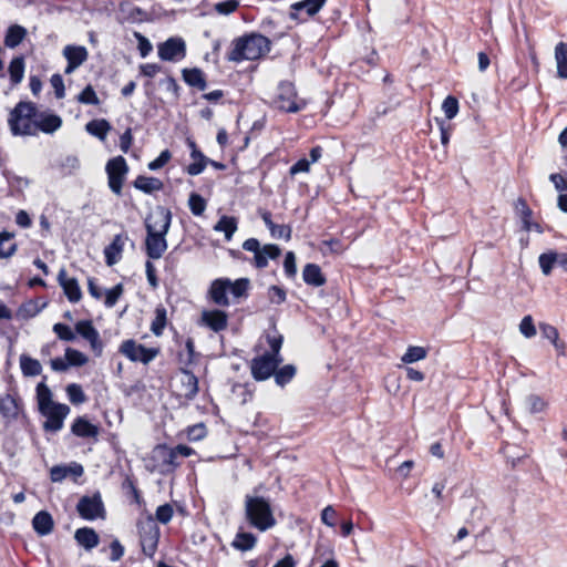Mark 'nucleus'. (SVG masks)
<instances>
[{
	"label": "nucleus",
	"mask_w": 567,
	"mask_h": 567,
	"mask_svg": "<svg viewBox=\"0 0 567 567\" xmlns=\"http://www.w3.org/2000/svg\"><path fill=\"white\" fill-rule=\"evenodd\" d=\"M270 50L271 41L266 35L258 32L245 33L231 41L226 60L235 63L246 60L256 61L268 54Z\"/></svg>",
	"instance_id": "nucleus-1"
},
{
	"label": "nucleus",
	"mask_w": 567,
	"mask_h": 567,
	"mask_svg": "<svg viewBox=\"0 0 567 567\" xmlns=\"http://www.w3.org/2000/svg\"><path fill=\"white\" fill-rule=\"evenodd\" d=\"M244 513L248 525L261 533L277 525L271 502L265 496L246 494L244 498Z\"/></svg>",
	"instance_id": "nucleus-2"
},
{
	"label": "nucleus",
	"mask_w": 567,
	"mask_h": 567,
	"mask_svg": "<svg viewBox=\"0 0 567 567\" xmlns=\"http://www.w3.org/2000/svg\"><path fill=\"white\" fill-rule=\"evenodd\" d=\"M52 330L58 339L64 342L75 341L78 333L90 343V348L96 357H101L103 353L104 343L93 321L90 319L79 320L74 324V329L66 323L56 322L53 324Z\"/></svg>",
	"instance_id": "nucleus-3"
},
{
	"label": "nucleus",
	"mask_w": 567,
	"mask_h": 567,
	"mask_svg": "<svg viewBox=\"0 0 567 567\" xmlns=\"http://www.w3.org/2000/svg\"><path fill=\"white\" fill-rule=\"evenodd\" d=\"M39 109L34 102L19 101L10 111L8 124L14 136H35Z\"/></svg>",
	"instance_id": "nucleus-4"
},
{
	"label": "nucleus",
	"mask_w": 567,
	"mask_h": 567,
	"mask_svg": "<svg viewBox=\"0 0 567 567\" xmlns=\"http://www.w3.org/2000/svg\"><path fill=\"white\" fill-rule=\"evenodd\" d=\"M307 102L299 97L296 85L289 80L280 81L271 100V107L282 113H298Z\"/></svg>",
	"instance_id": "nucleus-5"
},
{
	"label": "nucleus",
	"mask_w": 567,
	"mask_h": 567,
	"mask_svg": "<svg viewBox=\"0 0 567 567\" xmlns=\"http://www.w3.org/2000/svg\"><path fill=\"white\" fill-rule=\"evenodd\" d=\"M195 454V450L190 446L178 444L174 447L167 444H157L153 450V457L158 462L162 473H172L179 465L178 457H189Z\"/></svg>",
	"instance_id": "nucleus-6"
},
{
	"label": "nucleus",
	"mask_w": 567,
	"mask_h": 567,
	"mask_svg": "<svg viewBox=\"0 0 567 567\" xmlns=\"http://www.w3.org/2000/svg\"><path fill=\"white\" fill-rule=\"evenodd\" d=\"M243 249L254 254L249 262L256 269L268 267L269 260H277L281 256V248L276 244L260 245L257 238H248L243 243Z\"/></svg>",
	"instance_id": "nucleus-7"
},
{
	"label": "nucleus",
	"mask_w": 567,
	"mask_h": 567,
	"mask_svg": "<svg viewBox=\"0 0 567 567\" xmlns=\"http://www.w3.org/2000/svg\"><path fill=\"white\" fill-rule=\"evenodd\" d=\"M118 352L132 362L147 365L159 354L161 350L158 347L147 348L134 339H126L121 342Z\"/></svg>",
	"instance_id": "nucleus-8"
},
{
	"label": "nucleus",
	"mask_w": 567,
	"mask_h": 567,
	"mask_svg": "<svg viewBox=\"0 0 567 567\" xmlns=\"http://www.w3.org/2000/svg\"><path fill=\"white\" fill-rule=\"evenodd\" d=\"M137 528L142 551L145 556L152 558L158 547L161 536L159 527L154 522V517L148 515L146 522L137 524Z\"/></svg>",
	"instance_id": "nucleus-9"
},
{
	"label": "nucleus",
	"mask_w": 567,
	"mask_h": 567,
	"mask_svg": "<svg viewBox=\"0 0 567 567\" xmlns=\"http://www.w3.org/2000/svg\"><path fill=\"white\" fill-rule=\"evenodd\" d=\"M130 171L126 159L122 156H115L107 161L105 165V172L107 175V184L110 189L115 195H121L123 189V184L125 182L126 175Z\"/></svg>",
	"instance_id": "nucleus-10"
},
{
	"label": "nucleus",
	"mask_w": 567,
	"mask_h": 567,
	"mask_svg": "<svg viewBox=\"0 0 567 567\" xmlns=\"http://www.w3.org/2000/svg\"><path fill=\"white\" fill-rule=\"evenodd\" d=\"M282 363L271 355L262 353L251 359L249 368L255 381H266L274 377L276 369Z\"/></svg>",
	"instance_id": "nucleus-11"
},
{
	"label": "nucleus",
	"mask_w": 567,
	"mask_h": 567,
	"mask_svg": "<svg viewBox=\"0 0 567 567\" xmlns=\"http://www.w3.org/2000/svg\"><path fill=\"white\" fill-rule=\"evenodd\" d=\"M76 512L85 520L104 518L105 507L101 494L97 492L92 496H82L76 504Z\"/></svg>",
	"instance_id": "nucleus-12"
},
{
	"label": "nucleus",
	"mask_w": 567,
	"mask_h": 567,
	"mask_svg": "<svg viewBox=\"0 0 567 567\" xmlns=\"http://www.w3.org/2000/svg\"><path fill=\"white\" fill-rule=\"evenodd\" d=\"M70 406L55 402L39 412L45 417L43 429L48 432H58L63 427L64 420L70 413Z\"/></svg>",
	"instance_id": "nucleus-13"
},
{
	"label": "nucleus",
	"mask_w": 567,
	"mask_h": 567,
	"mask_svg": "<svg viewBox=\"0 0 567 567\" xmlns=\"http://www.w3.org/2000/svg\"><path fill=\"white\" fill-rule=\"evenodd\" d=\"M172 212L163 206H157L156 209L148 214L145 218L144 226L146 233H156L167 235L172 224Z\"/></svg>",
	"instance_id": "nucleus-14"
},
{
	"label": "nucleus",
	"mask_w": 567,
	"mask_h": 567,
	"mask_svg": "<svg viewBox=\"0 0 567 567\" xmlns=\"http://www.w3.org/2000/svg\"><path fill=\"white\" fill-rule=\"evenodd\" d=\"M157 54L163 61H179L186 55V43L179 37L168 38L158 44Z\"/></svg>",
	"instance_id": "nucleus-15"
},
{
	"label": "nucleus",
	"mask_w": 567,
	"mask_h": 567,
	"mask_svg": "<svg viewBox=\"0 0 567 567\" xmlns=\"http://www.w3.org/2000/svg\"><path fill=\"white\" fill-rule=\"evenodd\" d=\"M322 6L317 0H302L290 4L289 18L296 22H306L309 18L315 17Z\"/></svg>",
	"instance_id": "nucleus-16"
},
{
	"label": "nucleus",
	"mask_w": 567,
	"mask_h": 567,
	"mask_svg": "<svg viewBox=\"0 0 567 567\" xmlns=\"http://www.w3.org/2000/svg\"><path fill=\"white\" fill-rule=\"evenodd\" d=\"M63 55L68 61L64 73L70 74L87 60L89 52L83 45L69 44L64 47Z\"/></svg>",
	"instance_id": "nucleus-17"
},
{
	"label": "nucleus",
	"mask_w": 567,
	"mask_h": 567,
	"mask_svg": "<svg viewBox=\"0 0 567 567\" xmlns=\"http://www.w3.org/2000/svg\"><path fill=\"white\" fill-rule=\"evenodd\" d=\"M229 287V278H217L213 280L208 290L209 299L219 307H228L230 305L229 298L227 297Z\"/></svg>",
	"instance_id": "nucleus-18"
},
{
	"label": "nucleus",
	"mask_w": 567,
	"mask_h": 567,
	"mask_svg": "<svg viewBox=\"0 0 567 567\" xmlns=\"http://www.w3.org/2000/svg\"><path fill=\"white\" fill-rule=\"evenodd\" d=\"M58 282L70 302L76 303L82 299V290L78 279L69 277L64 268L58 274Z\"/></svg>",
	"instance_id": "nucleus-19"
},
{
	"label": "nucleus",
	"mask_w": 567,
	"mask_h": 567,
	"mask_svg": "<svg viewBox=\"0 0 567 567\" xmlns=\"http://www.w3.org/2000/svg\"><path fill=\"white\" fill-rule=\"evenodd\" d=\"M167 249L166 235L146 233L145 254L148 259H159Z\"/></svg>",
	"instance_id": "nucleus-20"
},
{
	"label": "nucleus",
	"mask_w": 567,
	"mask_h": 567,
	"mask_svg": "<svg viewBox=\"0 0 567 567\" xmlns=\"http://www.w3.org/2000/svg\"><path fill=\"white\" fill-rule=\"evenodd\" d=\"M21 410V401L14 393H6L0 396V416L7 422L17 420Z\"/></svg>",
	"instance_id": "nucleus-21"
},
{
	"label": "nucleus",
	"mask_w": 567,
	"mask_h": 567,
	"mask_svg": "<svg viewBox=\"0 0 567 567\" xmlns=\"http://www.w3.org/2000/svg\"><path fill=\"white\" fill-rule=\"evenodd\" d=\"M183 81L192 89L204 92L207 86L206 73L197 66L184 68L181 71Z\"/></svg>",
	"instance_id": "nucleus-22"
},
{
	"label": "nucleus",
	"mask_w": 567,
	"mask_h": 567,
	"mask_svg": "<svg viewBox=\"0 0 567 567\" xmlns=\"http://www.w3.org/2000/svg\"><path fill=\"white\" fill-rule=\"evenodd\" d=\"M202 323L214 332H220L227 328L228 316L219 309L205 310L202 313Z\"/></svg>",
	"instance_id": "nucleus-23"
},
{
	"label": "nucleus",
	"mask_w": 567,
	"mask_h": 567,
	"mask_svg": "<svg viewBox=\"0 0 567 567\" xmlns=\"http://www.w3.org/2000/svg\"><path fill=\"white\" fill-rule=\"evenodd\" d=\"M62 118L54 113L48 111H39L38 121L35 125V136L39 132L44 134H52L62 126Z\"/></svg>",
	"instance_id": "nucleus-24"
},
{
	"label": "nucleus",
	"mask_w": 567,
	"mask_h": 567,
	"mask_svg": "<svg viewBox=\"0 0 567 567\" xmlns=\"http://www.w3.org/2000/svg\"><path fill=\"white\" fill-rule=\"evenodd\" d=\"M71 432L78 437L97 441L100 427L91 423L85 416H78L71 425Z\"/></svg>",
	"instance_id": "nucleus-25"
},
{
	"label": "nucleus",
	"mask_w": 567,
	"mask_h": 567,
	"mask_svg": "<svg viewBox=\"0 0 567 567\" xmlns=\"http://www.w3.org/2000/svg\"><path fill=\"white\" fill-rule=\"evenodd\" d=\"M126 240V235L117 234L113 237L112 241L104 248V257L107 266L111 267L121 260Z\"/></svg>",
	"instance_id": "nucleus-26"
},
{
	"label": "nucleus",
	"mask_w": 567,
	"mask_h": 567,
	"mask_svg": "<svg viewBox=\"0 0 567 567\" xmlns=\"http://www.w3.org/2000/svg\"><path fill=\"white\" fill-rule=\"evenodd\" d=\"M262 221L267 226V228L270 231L271 237L278 238V239H285L286 241H289L291 239V227L286 224H275L272 220V215L269 210H261L259 213Z\"/></svg>",
	"instance_id": "nucleus-27"
},
{
	"label": "nucleus",
	"mask_w": 567,
	"mask_h": 567,
	"mask_svg": "<svg viewBox=\"0 0 567 567\" xmlns=\"http://www.w3.org/2000/svg\"><path fill=\"white\" fill-rule=\"evenodd\" d=\"M539 330L543 336V338L550 341V343L554 346V348L557 351L558 357H565L566 355V349L567 344L564 340L559 339V332L558 329L547 322H540L539 323Z\"/></svg>",
	"instance_id": "nucleus-28"
},
{
	"label": "nucleus",
	"mask_w": 567,
	"mask_h": 567,
	"mask_svg": "<svg viewBox=\"0 0 567 567\" xmlns=\"http://www.w3.org/2000/svg\"><path fill=\"white\" fill-rule=\"evenodd\" d=\"M302 279L310 287H322L327 282V278L321 268L317 264H306L302 269Z\"/></svg>",
	"instance_id": "nucleus-29"
},
{
	"label": "nucleus",
	"mask_w": 567,
	"mask_h": 567,
	"mask_svg": "<svg viewBox=\"0 0 567 567\" xmlns=\"http://www.w3.org/2000/svg\"><path fill=\"white\" fill-rule=\"evenodd\" d=\"M121 489L130 503L136 504L137 506H142L145 503L142 492L137 487V481L134 475L125 476V478L122 481Z\"/></svg>",
	"instance_id": "nucleus-30"
},
{
	"label": "nucleus",
	"mask_w": 567,
	"mask_h": 567,
	"mask_svg": "<svg viewBox=\"0 0 567 567\" xmlns=\"http://www.w3.org/2000/svg\"><path fill=\"white\" fill-rule=\"evenodd\" d=\"M75 542L90 551L100 544V536L92 527H81L74 533Z\"/></svg>",
	"instance_id": "nucleus-31"
},
{
	"label": "nucleus",
	"mask_w": 567,
	"mask_h": 567,
	"mask_svg": "<svg viewBox=\"0 0 567 567\" xmlns=\"http://www.w3.org/2000/svg\"><path fill=\"white\" fill-rule=\"evenodd\" d=\"M32 527L40 536L49 535L54 528L52 515L47 511L38 512L32 519Z\"/></svg>",
	"instance_id": "nucleus-32"
},
{
	"label": "nucleus",
	"mask_w": 567,
	"mask_h": 567,
	"mask_svg": "<svg viewBox=\"0 0 567 567\" xmlns=\"http://www.w3.org/2000/svg\"><path fill=\"white\" fill-rule=\"evenodd\" d=\"M257 536L250 532L239 529L230 543V546L239 551H248L256 547Z\"/></svg>",
	"instance_id": "nucleus-33"
},
{
	"label": "nucleus",
	"mask_w": 567,
	"mask_h": 567,
	"mask_svg": "<svg viewBox=\"0 0 567 567\" xmlns=\"http://www.w3.org/2000/svg\"><path fill=\"white\" fill-rule=\"evenodd\" d=\"M133 186L145 194H153L154 192L162 190L164 183L157 177L138 175L134 179Z\"/></svg>",
	"instance_id": "nucleus-34"
},
{
	"label": "nucleus",
	"mask_w": 567,
	"mask_h": 567,
	"mask_svg": "<svg viewBox=\"0 0 567 567\" xmlns=\"http://www.w3.org/2000/svg\"><path fill=\"white\" fill-rule=\"evenodd\" d=\"M111 130L112 125L105 118H94L85 124V131L102 142L106 140Z\"/></svg>",
	"instance_id": "nucleus-35"
},
{
	"label": "nucleus",
	"mask_w": 567,
	"mask_h": 567,
	"mask_svg": "<svg viewBox=\"0 0 567 567\" xmlns=\"http://www.w3.org/2000/svg\"><path fill=\"white\" fill-rule=\"evenodd\" d=\"M181 372L183 373V388H184V396L186 399H194L198 393V379L197 377L189 370V368L181 367Z\"/></svg>",
	"instance_id": "nucleus-36"
},
{
	"label": "nucleus",
	"mask_w": 567,
	"mask_h": 567,
	"mask_svg": "<svg viewBox=\"0 0 567 567\" xmlns=\"http://www.w3.org/2000/svg\"><path fill=\"white\" fill-rule=\"evenodd\" d=\"M190 158L193 162L185 167V172L190 176H197L204 172L208 165V158L200 150L190 152Z\"/></svg>",
	"instance_id": "nucleus-37"
},
{
	"label": "nucleus",
	"mask_w": 567,
	"mask_h": 567,
	"mask_svg": "<svg viewBox=\"0 0 567 567\" xmlns=\"http://www.w3.org/2000/svg\"><path fill=\"white\" fill-rule=\"evenodd\" d=\"M27 29L20 24H12L8 28L4 35V45L13 49L18 47L27 37Z\"/></svg>",
	"instance_id": "nucleus-38"
},
{
	"label": "nucleus",
	"mask_w": 567,
	"mask_h": 567,
	"mask_svg": "<svg viewBox=\"0 0 567 567\" xmlns=\"http://www.w3.org/2000/svg\"><path fill=\"white\" fill-rule=\"evenodd\" d=\"M25 61L23 55L14 56L9 64V76L12 86L21 83L24 76Z\"/></svg>",
	"instance_id": "nucleus-39"
},
{
	"label": "nucleus",
	"mask_w": 567,
	"mask_h": 567,
	"mask_svg": "<svg viewBox=\"0 0 567 567\" xmlns=\"http://www.w3.org/2000/svg\"><path fill=\"white\" fill-rule=\"evenodd\" d=\"M167 310L163 305L155 308V317L151 323V331L154 336L161 337L167 326Z\"/></svg>",
	"instance_id": "nucleus-40"
},
{
	"label": "nucleus",
	"mask_w": 567,
	"mask_h": 567,
	"mask_svg": "<svg viewBox=\"0 0 567 567\" xmlns=\"http://www.w3.org/2000/svg\"><path fill=\"white\" fill-rule=\"evenodd\" d=\"M555 59L557 62V75L567 79V43L558 42L555 47Z\"/></svg>",
	"instance_id": "nucleus-41"
},
{
	"label": "nucleus",
	"mask_w": 567,
	"mask_h": 567,
	"mask_svg": "<svg viewBox=\"0 0 567 567\" xmlns=\"http://www.w3.org/2000/svg\"><path fill=\"white\" fill-rule=\"evenodd\" d=\"M186 352L178 353V362L181 367L190 368L199 357V353L195 350V342L192 338H187L185 341Z\"/></svg>",
	"instance_id": "nucleus-42"
},
{
	"label": "nucleus",
	"mask_w": 567,
	"mask_h": 567,
	"mask_svg": "<svg viewBox=\"0 0 567 567\" xmlns=\"http://www.w3.org/2000/svg\"><path fill=\"white\" fill-rule=\"evenodd\" d=\"M238 221L233 216H221L214 226V230L221 231L225 234L227 240H230L235 231L237 230Z\"/></svg>",
	"instance_id": "nucleus-43"
},
{
	"label": "nucleus",
	"mask_w": 567,
	"mask_h": 567,
	"mask_svg": "<svg viewBox=\"0 0 567 567\" xmlns=\"http://www.w3.org/2000/svg\"><path fill=\"white\" fill-rule=\"evenodd\" d=\"M297 369L293 364L278 367L274 373L275 382L279 386H285L296 377Z\"/></svg>",
	"instance_id": "nucleus-44"
},
{
	"label": "nucleus",
	"mask_w": 567,
	"mask_h": 567,
	"mask_svg": "<svg viewBox=\"0 0 567 567\" xmlns=\"http://www.w3.org/2000/svg\"><path fill=\"white\" fill-rule=\"evenodd\" d=\"M20 368L24 377H35L42 372L41 363L27 354L20 357Z\"/></svg>",
	"instance_id": "nucleus-45"
},
{
	"label": "nucleus",
	"mask_w": 567,
	"mask_h": 567,
	"mask_svg": "<svg viewBox=\"0 0 567 567\" xmlns=\"http://www.w3.org/2000/svg\"><path fill=\"white\" fill-rule=\"evenodd\" d=\"M517 204L520 205V207H522L520 210H522L523 228L526 231H529L530 229L534 228L535 230L540 233L542 231L540 226L538 224H532V221H530L532 216H533V210L528 206L527 202L524 198L519 197L517 200Z\"/></svg>",
	"instance_id": "nucleus-46"
},
{
	"label": "nucleus",
	"mask_w": 567,
	"mask_h": 567,
	"mask_svg": "<svg viewBox=\"0 0 567 567\" xmlns=\"http://www.w3.org/2000/svg\"><path fill=\"white\" fill-rule=\"evenodd\" d=\"M37 401L39 411L48 408L55 402L52 400V392L44 382H40L37 385Z\"/></svg>",
	"instance_id": "nucleus-47"
},
{
	"label": "nucleus",
	"mask_w": 567,
	"mask_h": 567,
	"mask_svg": "<svg viewBox=\"0 0 567 567\" xmlns=\"http://www.w3.org/2000/svg\"><path fill=\"white\" fill-rule=\"evenodd\" d=\"M427 350L419 346H410L406 352L402 355L401 361L405 364H410L420 360L425 359Z\"/></svg>",
	"instance_id": "nucleus-48"
},
{
	"label": "nucleus",
	"mask_w": 567,
	"mask_h": 567,
	"mask_svg": "<svg viewBox=\"0 0 567 567\" xmlns=\"http://www.w3.org/2000/svg\"><path fill=\"white\" fill-rule=\"evenodd\" d=\"M75 100L84 105H99L101 103L94 87L87 84L76 96Z\"/></svg>",
	"instance_id": "nucleus-49"
},
{
	"label": "nucleus",
	"mask_w": 567,
	"mask_h": 567,
	"mask_svg": "<svg viewBox=\"0 0 567 567\" xmlns=\"http://www.w3.org/2000/svg\"><path fill=\"white\" fill-rule=\"evenodd\" d=\"M250 280L248 278H239L235 281L230 280L229 291L235 298H244L248 296Z\"/></svg>",
	"instance_id": "nucleus-50"
},
{
	"label": "nucleus",
	"mask_w": 567,
	"mask_h": 567,
	"mask_svg": "<svg viewBox=\"0 0 567 567\" xmlns=\"http://www.w3.org/2000/svg\"><path fill=\"white\" fill-rule=\"evenodd\" d=\"M282 342H284V338L281 334H274V336H270L268 334L267 336V343L269 346V350L266 351L265 353L268 354V355H271L278 360H281L284 361V358L281 357L280 354V350H281V347H282Z\"/></svg>",
	"instance_id": "nucleus-51"
},
{
	"label": "nucleus",
	"mask_w": 567,
	"mask_h": 567,
	"mask_svg": "<svg viewBox=\"0 0 567 567\" xmlns=\"http://www.w3.org/2000/svg\"><path fill=\"white\" fill-rule=\"evenodd\" d=\"M558 254L555 251L544 252L539 256L538 262L544 275L549 276L553 271Z\"/></svg>",
	"instance_id": "nucleus-52"
},
{
	"label": "nucleus",
	"mask_w": 567,
	"mask_h": 567,
	"mask_svg": "<svg viewBox=\"0 0 567 567\" xmlns=\"http://www.w3.org/2000/svg\"><path fill=\"white\" fill-rule=\"evenodd\" d=\"M66 395L72 404L79 405L86 401V395L82 386L78 383H71L65 389Z\"/></svg>",
	"instance_id": "nucleus-53"
},
{
	"label": "nucleus",
	"mask_w": 567,
	"mask_h": 567,
	"mask_svg": "<svg viewBox=\"0 0 567 567\" xmlns=\"http://www.w3.org/2000/svg\"><path fill=\"white\" fill-rule=\"evenodd\" d=\"M188 206L193 215L202 216L207 207V202L199 194L192 193L188 198Z\"/></svg>",
	"instance_id": "nucleus-54"
},
{
	"label": "nucleus",
	"mask_w": 567,
	"mask_h": 567,
	"mask_svg": "<svg viewBox=\"0 0 567 567\" xmlns=\"http://www.w3.org/2000/svg\"><path fill=\"white\" fill-rule=\"evenodd\" d=\"M65 360L69 367H82L87 363L89 358L83 352L69 347L65 349Z\"/></svg>",
	"instance_id": "nucleus-55"
},
{
	"label": "nucleus",
	"mask_w": 567,
	"mask_h": 567,
	"mask_svg": "<svg viewBox=\"0 0 567 567\" xmlns=\"http://www.w3.org/2000/svg\"><path fill=\"white\" fill-rule=\"evenodd\" d=\"M13 236L14 235L12 233H9L6 230L0 231V259L1 258H10L17 252V250H18L17 244H11L8 248L3 247V243L12 239Z\"/></svg>",
	"instance_id": "nucleus-56"
},
{
	"label": "nucleus",
	"mask_w": 567,
	"mask_h": 567,
	"mask_svg": "<svg viewBox=\"0 0 567 567\" xmlns=\"http://www.w3.org/2000/svg\"><path fill=\"white\" fill-rule=\"evenodd\" d=\"M458 100L453 95H447L443 103H442V110L446 116L447 120L454 118L458 113Z\"/></svg>",
	"instance_id": "nucleus-57"
},
{
	"label": "nucleus",
	"mask_w": 567,
	"mask_h": 567,
	"mask_svg": "<svg viewBox=\"0 0 567 567\" xmlns=\"http://www.w3.org/2000/svg\"><path fill=\"white\" fill-rule=\"evenodd\" d=\"M528 411L533 414L540 413L547 408V402L537 394H530L526 399Z\"/></svg>",
	"instance_id": "nucleus-58"
},
{
	"label": "nucleus",
	"mask_w": 567,
	"mask_h": 567,
	"mask_svg": "<svg viewBox=\"0 0 567 567\" xmlns=\"http://www.w3.org/2000/svg\"><path fill=\"white\" fill-rule=\"evenodd\" d=\"M174 515L173 506L168 503L161 505L156 508L154 522L157 520L163 525L171 522Z\"/></svg>",
	"instance_id": "nucleus-59"
},
{
	"label": "nucleus",
	"mask_w": 567,
	"mask_h": 567,
	"mask_svg": "<svg viewBox=\"0 0 567 567\" xmlns=\"http://www.w3.org/2000/svg\"><path fill=\"white\" fill-rule=\"evenodd\" d=\"M240 3L238 0H226L214 6V10L221 16H228L236 12Z\"/></svg>",
	"instance_id": "nucleus-60"
},
{
	"label": "nucleus",
	"mask_w": 567,
	"mask_h": 567,
	"mask_svg": "<svg viewBox=\"0 0 567 567\" xmlns=\"http://www.w3.org/2000/svg\"><path fill=\"white\" fill-rule=\"evenodd\" d=\"M268 299L274 305H281L287 299V292L282 287L272 285L268 289Z\"/></svg>",
	"instance_id": "nucleus-61"
},
{
	"label": "nucleus",
	"mask_w": 567,
	"mask_h": 567,
	"mask_svg": "<svg viewBox=\"0 0 567 567\" xmlns=\"http://www.w3.org/2000/svg\"><path fill=\"white\" fill-rule=\"evenodd\" d=\"M123 291H124V288H123L122 284H117L113 288L109 289L105 292L104 305L109 308L115 306L116 302L118 301L120 297L123 295Z\"/></svg>",
	"instance_id": "nucleus-62"
},
{
	"label": "nucleus",
	"mask_w": 567,
	"mask_h": 567,
	"mask_svg": "<svg viewBox=\"0 0 567 567\" xmlns=\"http://www.w3.org/2000/svg\"><path fill=\"white\" fill-rule=\"evenodd\" d=\"M186 435L189 441H199L207 435V429L204 423H197L186 429Z\"/></svg>",
	"instance_id": "nucleus-63"
},
{
	"label": "nucleus",
	"mask_w": 567,
	"mask_h": 567,
	"mask_svg": "<svg viewBox=\"0 0 567 567\" xmlns=\"http://www.w3.org/2000/svg\"><path fill=\"white\" fill-rule=\"evenodd\" d=\"M549 181L554 184L555 189L560 194L567 192V171L564 173H553Z\"/></svg>",
	"instance_id": "nucleus-64"
}]
</instances>
